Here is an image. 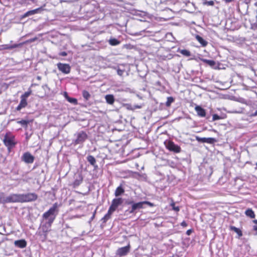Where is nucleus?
<instances>
[{
	"instance_id": "1",
	"label": "nucleus",
	"mask_w": 257,
	"mask_h": 257,
	"mask_svg": "<svg viewBox=\"0 0 257 257\" xmlns=\"http://www.w3.org/2000/svg\"><path fill=\"white\" fill-rule=\"evenodd\" d=\"M58 205L54 203L53 206L42 215L43 219L47 220L46 224L50 227L56 218L58 214Z\"/></svg>"
},
{
	"instance_id": "2",
	"label": "nucleus",
	"mask_w": 257,
	"mask_h": 257,
	"mask_svg": "<svg viewBox=\"0 0 257 257\" xmlns=\"http://www.w3.org/2000/svg\"><path fill=\"white\" fill-rule=\"evenodd\" d=\"M146 204L151 207L154 206V204L152 203L147 201L134 203L132 204L131 208L127 210L126 212H128L129 213H136L138 210L144 208L145 207L144 205Z\"/></svg>"
},
{
	"instance_id": "3",
	"label": "nucleus",
	"mask_w": 257,
	"mask_h": 257,
	"mask_svg": "<svg viewBox=\"0 0 257 257\" xmlns=\"http://www.w3.org/2000/svg\"><path fill=\"white\" fill-rule=\"evenodd\" d=\"M76 139L73 140V144L75 145H82L87 139L88 136L84 131H80L75 134Z\"/></svg>"
},
{
	"instance_id": "4",
	"label": "nucleus",
	"mask_w": 257,
	"mask_h": 257,
	"mask_svg": "<svg viewBox=\"0 0 257 257\" xmlns=\"http://www.w3.org/2000/svg\"><path fill=\"white\" fill-rule=\"evenodd\" d=\"M3 142L5 145L8 147L9 151H10L11 148L15 147L16 144L14 141V137L10 133L6 134Z\"/></svg>"
},
{
	"instance_id": "5",
	"label": "nucleus",
	"mask_w": 257,
	"mask_h": 257,
	"mask_svg": "<svg viewBox=\"0 0 257 257\" xmlns=\"http://www.w3.org/2000/svg\"><path fill=\"white\" fill-rule=\"evenodd\" d=\"M21 203L35 201L38 199V195L35 193L20 194Z\"/></svg>"
},
{
	"instance_id": "6",
	"label": "nucleus",
	"mask_w": 257,
	"mask_h": 257,
	"mask_svg": "<svg viewBox=\"0 0 257 257\" xmlns=\"http://www.w3.org/2000/svg\"><path fill=\"white\" fill-rule=\"evenodd\" d=\"M21 160L26 164H32L34 161L35 157L30 152H27L23 154Z\"/></svg>"
},
{
	"instance_id": "7",
	"label": "nucleus",
	"mask_w": 257,
	"mask_h": 257,
	"mask_svg": "<svg viewBox=\"0 0 257 257\" xmlns=\"http://www.w3.org/2000/svg\"><path fill=\"white\" fill-rule=\"evenodd\" d=\"M58 69L64 74H69L70 72L71 67L68 64L58 63L57 64Z\"/></svg>"
},
{
	"instance_id": "8",
	"label": "nucleus",
	"mask_w": 257,
	"mask_h": 257,
	"mask_svg": "<svg viewBox=\"0 0 257 257\" xmlns=\"http://www.w3.org/2000/svg\"><path fill=\"white\" fill-rule=\"evenodd\" d=\"M20 202V194H12L9 196L6 197V203Z\"/></svg>"
},
{
	"instance_id": "9",
	"label": "nucleus",
	"mask_w": 257,
	"mask_h": 257,
	"mask_svg": "<svg viewBox=\"0 0 257 257\" xmlns=\"http://www.w3.org/2000/svg\"><path fill=\"white\" fill-rule=\"evenodd\" d=\"M44 10L43 7H40L35 10H31L25 13L23 16L22 18H25L27 17L35 15L38 13H41Z\"/></svg>"
},
{
	"instance_id": "10",
	"label": "nucleus",
	"mask_w": 257,
	"mask_h": 257,
	"mask_svg": "<svg viewBox=\"0 0 257 257\" xmlns=\"http://www.w3.org/2000/svg\"><path fill=\"white\" fill-rule=\"evenodd\" d=\"M130 244H128L125 246L118 248L116 251V254L120 256L126 255L130 250Z\"/></svg>"
},
{
	"instance_id": "11",
	"label": "nucleus",
	"mask_w": 257,
	"mask_h": 257,
	"mask_svg": "<svg viewBox=\"0 0 257 257\" xmlns=\"http://www.w3.org/2000/svg\"><path fill=\"white\" fill-rule=\"evenodd\" d=\"M165 146L170 151L177 153V146L171 141H166L164 143Z\"/></svg>"
},
{
	"instance_id": "12",
	"label": "nucleus",
	"mask_w": 257,
	"mask_h": 257,
	"mask_svg": "<svg viewBox=\"0 0 257 257\" xmlns=\"http://www.w3.org/2000/svg\"><path fill=\"white\" fill-rule=\"evenodd\" d=\"M196 140L201 143H207L210 144H212L216 142V140L213 138H200L199 137H196Z\"/></svg>"
},
{
	"instance_id": "13",
	"label": "nucleus",
	"mask_w": 257,
	"mask_h": 257,
	"mask_svg": "<svg viewBox=\"0 0 257 257\" xmlns=\"http://www.w3.org/2000/svg\"><path fill=\"white\" fill-rule=\"evenodd\" d=\"M86 160L90 165L93 167L94 170L98 169V166L96 164L95 158L92 155H89L86 157Z\"/></svg>"
},
{
	"instance_id": "14",
	"label": "nucleus",
	"mask_w": 257,
	"mask_h": 257,
	"mask_svg": "<svg viewBox=\"0 0 257 257\" xmlns=\"http://www.w3.org/2000/svg\"><path fill=\"white\" fill-rule=\"evenodd\" d=\"M123 203V199L121 198H114L112 200L111 206L116 210L117 207Z\"/></svg>"
},
{
	"instance_id": "15",
	"label": "nucleus",
	"mask_w": 257,
	"mask_h": 257,
	"mask_svg": "<svg viewBox=\"0 0 257 257\" xmlns=\"http://www.w3.org/2000/svg\"><path fill=\"white\" fill-rule=\"evenodd\" d=\"M27 241L25 239H20L15 240L14 242V244L16 247H18L20 248H23L27 246Z\"/></svg>"
},
{
	"instance_id": "16",
	"label": "nucleus",
	"mask_w": 257,
	"mask_h": 257,
	"mask_svg": "<svg viewBox=\"0 0 257 257\" xmlns=\"http://www.w3.org/2000/svg\"><path fill=\"white\" fill-rule=\"evenodd\" d=\"M27 100L26 99L21 97V101L18 106L16 107L17 111H20L22 108H25L27 105Z\"/></svg>"
},
{
	"instance_id": "17",
	"label": "nucleus",
	"mask_w": 257,
	"mask_h": 257,
	"mask_svg": "<svg viewBox=\"0 0 257 257\" xmlns=\"http://www.w3.org/2000/svg\"><path fill=\"white\" fill-rule=\"evenodd\" d=\"M195 110H196L198 115L201 117H204L206 115L205 110L202 108L201 106L199 105H196L195 107Z\"/></svg>"
},
{
	"instance_id": "18",
	"label": "nucleus",
	"mask_w": 257,
	"mask_h": 257,
	"mask_svg": "<svg viewBox=\"0 0 257 257\" xmlns=\"http://www.w3.org/2000/svg\"><path fill=\"white\" fill-rule=\"evenodd\" d=\"M124 192V189L122 187V185H120L118 187H117L115 191L114 195L116 197L119 196L123 194Z\"/></svg>"
},
{
	"instance_id": "19",
	"label": "nucleus",
	"mask_w": 257,
	"mask_h": 257,
	"mask_svg": "<svg viewBox=\"0 0 257 257\" xmlns=\"http://www.w3.org/2000/svg\"><path fill=\"white\" fill-rule=\"evenodd\" d=\"M108 43L111 46H117L120 43V41L116 38L111 37L108 40Z\"/></svg>"
},
{
	"instance_id": "20",
	"label": "nucleus",
	"mask_w": 257,
	"mask_h": 257,
	"mask_svg": "<svg viewBox=\"0 0 257 257\" xmlns=\"http://www.w3.org/2000/svg\"><path fill=\"white\" fill-rule=\"evenodd\" d=\"M106 101L109 104H112L114 101V96L112 94H107L105 96Z\"/></svg>"
},
{
	"instance_id": "21",
	"label": "nucleus",
	"mask_w": 257,
	"mask_h": 257,
	"mask_svg": "<svg viewBox=\"0 0 257 257\" xmlns=\"http://www.w3.org/2000/svg\"><path fill=\"white\" fill-rule=\"evenodd\" d=\"M195 38L202 46L205 47L207 45V42L203 39L201 36L197 35L196 36Z\"/></svg>"
},
{
	"instance_id": "22",
	"label": "nucleus",
	"mask_w": 257,
	"mask_h": 257,
	"mask_svg": "<svg viewBox=\"0 0 257 257\" xmlns=\"http://www.w3.org/2000/svg\"><path fill=\"white\" fill-rule=\"evenodd\" d=\"M168 165L172 168L175 169L177 168V160L176 159H169L167 161Z\"/></svg>"
},
{
	"instance_id": "23",
	"label": "nucleus",
	"mask_w": 257,
	"mask_h": 257,
	"mask_svg": "<svg viewBox=\"0 0 257 257\" xmlns=\"http://www.w3.org/2000/svg\"><path fill=\"white\" fill-rule=\"evenodd\" d=\"M229 228H230V230L234 231L235 232H236L237 234V235H238L239 237L242 236V231L240 229H239L234 226H230Z\"/></svg>"
},
{
	"instance_id": "24",
	"label": "nucleus",
	"mask_w": 257,
	"mask_h": 257,
	"mask_svg": "<svg viewBox=\"0 0 257 257\" xmlns=\"http://www.w3.org/2000/svg\"><path fill=\"white\" fill-rule=\"evenodd\" d=\"M245 214L248 216L249 217L251 218H254L255 217V214L254 212L251 209L248 208L245 211Z\"/></svg>"
},
{
	"instance_id": "25",
	"label": "nucleus",
	"mask_w": 257,
	"mask_h": 257,
	"mask_svg": "<svg viewBox=\"0 0 257 257\" xmlns=\"http://www.w3.org/2000/svg\"><path fill=\"white\" fill-rule=\"evenodd\" d=\"M42 233H41V232L40 231L39 234L42 236V240H44L46 239L47 230L45 229V227L44 226H43L42 227Z\"/></svg>"
},
{
	"instance_id": "26",
	"label": "nucleus",
	"mask_w": 257,
	"mask_h": 257,
	"mask_svg": "<svg viewBox=\"0 0 257 257\" xmlns=\"http://www.w3.org/2000/svg\"><path fill=\"white\" fill-rule=\"evenodd\" d=\"M82 96L85 100H88L91 97L89 92L85 90L82 91Z\"/></svg>"
},
{
	"instance_id": "27",
	"label": "nucleus",
	"mask_w": 257,
	"mask_h": 257,
	"mask_svg": "<svg viewBox=\"0 0 257 257\" xmlns=\"http://www.w3.org/2000/svg\"><path fill=\"white\" fill-rule=\"evenodd\" d=\"M6 203V197L4 192H0V204Z\"/></svg>"
},
{
	"instance_id": "28",
	"label": "nucleus",
	"mask_w": 257,
	"mask_h": 257,
	"mask_svg": "<svg viewBox=\"0 0 257 257\" xmlns=\"http://www.w3.org/2000/svg\"><path fill=\"white\" fill-rule=\"evenodd\" d=\"M178 51H179L182 55L186 57H189L191 55L190 52L188 50H178Z\"/></svg>"
},
{
	"instance_id": "29",
	"label": "nucleus",
	"mask_w": 257,
	"mask_h": 257,
	"mask_svg": "<svg viewBox=\"0 0 257 257\" xmlns=\"http://www.w3.org/2000/svg\"><path fill=\"white\" fill-rule=\"evenodd\" d=\"M66 99L72 104L75 105L77 104V100L75 98L70 97L68 95H67Z\"/></svg>"
},
{
	"instance_id": "30",
	"label": "nucleus",
	"mask_w": 257,
	"mask_h": 257,
	"mask_svg": "<svg viewBox=\"0 0 257 257\" xmlns=\"http://www.w3.org/2000/svg\"><path fill=\"white\" fill-rule=\"evenodd\" d=\"M175 100L174 98L173 97H168L167 98V101L166 102V105L167 107H169L171 105V104L174 102Z\"/></svg>"
},
{
	"instance_id": "31",
	"label": "nucleus",
	"mask_w": 257,
	"mask_h": 257,
	"mask_svg": "<svg viewBox=\"0 0 257 257\" xmlns=\"http://www.w3.org/2000/svg\"><path fill=\"white\" fill-rule=\"evenodd\" d=\"M22 45H23V43L15 44L14 45H9L7 47V48L9 49H12L18 48V47H20Z\"/></svg>"
},
{
	"instance_id": "32",
	"label": "nucleus",
	"mask_w": 257,
	"mask_h": 257,
	"mask_svg": "<svg viewBox=\"0 0 257 257\" xmlns=\"http://www.w3.org/2000/svg\"><path fill=\"white\" fill-rule=\"evenodd\" d=\"M17 122L19 124H21L23 126L27 127L29 121L27 120L22 119V120L18 121Z\"/></svg>"
},
{
	"instance_id": "33",
	"label": "nucleus",
	"mask_w": 257,
	"mask_h": 257,
	"mask_svg": "<svg viewBox=\"0 0 257 257\" xmlns=\"http://www.w3.org/2000/svg\"><path fill=\"white\" fill-rule=\"evenodd\" d=\"M203 4L206 6H213L214 2L213 1H208L207 0H203Z\"/></svg>"
},
{
	"instance_id": "34",
	"label": "nucleus",
	"mask_w": 257,
	"mask_h": 257,
	"mask_svg": "<svg viewBox=\"0 0 257 257\" xmlns=\"http://www.w3.org/2000/svg\"><path fill=\"white\" fill-rule=\"evenodd\" d=\"M31 90L25 92L23 95H21V97L27 99V98L28 97L31 95Z\"/></svg>"
},
{
	"instance_id": "35",
	"label": "nucleus",
	"mask_w": 257,
	"mask_h": 257,
	"mask_svg": "<svg viewBox=\"0 0 257 257\" xmlns=\"http://www.w3.org/2000/svg\"><path fill=\"white\" fill-rule=\"evenodd\" d=\"M110 216L108 215V214H105L103 217L101 218V221L103 223H105L106 222V221L110 218Z\"/></svg>"
},
{
	"instance_id": "36",
	"label": "nucleus",
	"mask_w": 257,
	"mask_h": 257,
	"mask_svg": "<svg viewBox=\"0 0 257 257\" xmlns=\"http://www.w3.org/2000/svg\"><path fill=\"white\" fill-rule=\"evenodd\" d=\"M82 181V178L80 177V179H76L74 182V185L75 186H79Z\"/></svg>"
},
{
	"instance_id": "37",
	"label": "nucleus",
	"mask_w": 257,
	"mask_h": 257,
	"mask_svg": "<svg viewBox=\"0 0 257 257\" xmlns=\"http://www.w3.org/2000/svg\"><path fill=\"white\" fill-rule=\"evenodd\" d=\"M115 210V209H114L112 206H110L109 209L107 211V213L106 214H108L109 216L111 217V215L113 212H114Z\"/></svg>"
},
{
	"instance_id": "38",
	"label": "nucleus",
	"mask_w": 257,
	"mask_h": 257,
	"mask_svg": "<svg viewBox=\"0 0 257 257\" xmlns=\"http://www.w3.org/2000/svg\"><path fill=\"white\" fill-rule=\"evenodd\" d=\"M124 106L127 110L133 111V105L132 104L126 103L124 104Z\"/></svg>"
},
{
	"instance_id": "39",
	"label": "nucleus",
	"mask_w": 257,
	"mask_h": 257,
	"mask_svg": "<svg viewBox=\"0 0 257 257\" xmlns=\"http://www.w3.org/2000/svg\"><path fill=\"white\" fill-rule=\"evenodd\" d=\"M220 118H221V117L220 116H219L218 115H217V114H214L212 116V119L213 121L216 120H219Z\"/></svg>"
},
{
	"instance_id": "40",
	"label": "nucleus",
	"mask_w": 257,
	"mask_h": 257,
	"mask_svg": "<svg viewBox=\"0 0 257 257\" xmlns=\"http://www.w3.org/2000/svg\"><path fill=\"white\" fill-rule=\"evenodd\" d=\"M204 61H205L207 64H208L210 66H213L215 64V62L213 60H205Z\"/></svg>"
},
{
	"instance_id": "41",
	"label": "nucleus",
	"mask_w": 257,
	"mask_h": 257,
	"mask_svg": "<svg viewBox=\"0 0 257 257\" xmlns=\"http://www.w3.org/2000/svg\"><path fill=\"white\" fill-rule=\"evenodd\" d=\"M253 222L255 224L253 226V230L256 231L255 235H257V220H253Z\"/></svg>"
},
{
	"instance_id": "42",
	"label": "nucleus",
	"mask_w": 257,
	"mask_h": 257,
	"mask_svg": "<svg viewBox=\"0 0 257 257\" xmlns=\"http://www.w3.org/2000/svg\"><path fill=\"white\" fill-rule=\"evenodd\" d=\"M142 107V105L137 104V105H133V111L135 110L136 109H140Z\"/></svg>"
},
{
	"instance_id": "43",
	"label": "nucleus",
	"mask_w": 257,
	"mask_h": 257,
	"mask_svg": "<svg viewBox=\"0 0 257 257\" xmlns=\"http://www.w3.org/2000/svg\"><path fill=\"white\" fill-rule=\"evenodd\" d=\"M123 72H124L123 70H121L120 69H118L117 70V73L119 76H122L123 74Z\"/></svg>"
},
{
	"instance_id": "44",
	"label": "nucleus",
	"mask_w": 257,
	"mask_h": 257,
	"mask_svg": "<svg viewBox=\"0 0 257 257\" xmlns=\"http://www.w3.org/2000/svg\"><path fill=\"white\" fill-rule=\"evenodd\" d=\"M192 232H193V229H188L186 231V233L187 235H190L192 233Z\"/></svg>"
},
{
	"instance_id": "45",
	"label": "nucleus",
	"mask_w": 257,
	"mask_h": 257,
	"mask_svg": "<svg viewBox=\"0 0 257 257\" xmlns=\"http://www.w3.org/2000/svg\"><path fill=\"white\" fill-rule=\"evenodd\" d=\"M181 226H182L183 227H186V226H187V223H186V221H183L181 223Z\"/></svg>"
},
{
	"instance_id": "46",
	"label": "nucleus",
	"mask_w": 257,
	"mask_h": 257,
	"mask_svg": "<svg viewBox=\"0 0 257 257\" xmlns=\"http://www.w3.org/2000/svg\"><path fill=\"white\" fill-rule=\"evenodd\" d=\"M67 53L66 52H61L60 53V55L62 56H67Z\"/></svg>"
},
{
	"instance_id": "47",
	"label": "nucleus",
	"mask_w": 257,
	"mask_h": 257,
	"mask_svg": "<svg viewBox=\"0 0 257 257\" xmlns=\"http://www.w3.org/2000/svg\"><path fill=\"white\" fill-rule=\"evenodd\" d=\"M36 40H37V37H35L34 38H32V39H30V40H29L28 42H33L35 41Z\"/></svg>"
},
{
	"instance_id": "48",
	"label": "nucleus",
	"mask_w": 257,
	"mask_h": 257,
	"mask_svg": "<svg viewBox=\"0 0 257 257\" xmlns=\"http://www.w3.org/2000/svg\"><path fill=\"white\" fill-rule=\"evenodd\" d=\"M134 203V201H126L125 202V203H126V204H128V205H132V204H133Z\"/></svg>"
},
{
	"instance_id": "49",
	"label": "nucleus",
	"mask_w": 257,
	"mask_h": 257,
	"mask_svg": "<svg viewBox=\"0 0 257 257\" xmlns=\"http://www.w3.org/2000/svg\"><path fill=\"white\" fill-rule=\"evenodd\" d=\"M171 205L173 207V210L177 211V207L175 206V203L173 202L171 204Z\"/></svg>"
},
{
	"instance_id": "50",
	"label": "nucleus",
	"mask_w": 257,
	"mask_h": 257,
	"mask_svg": "<svg viewBox=\"0 0 257 257\" xmlns=\"http://www.w3.org/2000/svg\"><path fill=\"white\" fill-rule=\"evenodd\" d=\"M95 213H96V210L94 211V212L93 213L92 216H91V217L90 218L91 221L94 218Z\"/></svg>"
},
{
	"instance_id": "51",
	"label": "nucleus",
	"mask_w": 257,
	"mask_h": 257,
	"mask_svg": "<svg viewBox=\"0 0 257 257\" xmlns=\"http://www.w3.org/2000/svg\"><path fill=\"white\" fill-rule=\"evenodd\" d=\"M42 87H43V88L44 89H45V88H48V89H49V87H48V85H47V84H45V85H43Z\"/></svg>"
},
{
	"instance_id": "52",
	"label": "nucleus",
	"mask_w": 257,
	"mask_h": 257,
	"mask_svg": "<svg viewBox=\"0 0 257 257\" xmlns=\"http://www.w3.org/2000/svg\"><path fill=\"white\" fill-rule=\"evenodd\" d=\"M167 37L168 38H169V37H172V33H168L167 34Z\"/></svg>"
},
{
	"instance_id": "53",
	"label": "nucleus",
	"mask_w": 257,
	"mask_h": 257,
	"mask_svg": "<svg viewBox=\"0 0 257 257\" xmlns=\"http://www.w3.org/2000/svg\"><path fill=\"white\" fill-rule=\"evenodd\" d=\"M223 1L226 3H230V2L234 1V0H223Z\"/></svg>"
},
{
	"instance_id": "54",
	"label": "nucleus",
	"mask_w": 257,
	"mask_h": 257,
	"mask_svg": "<svg viewBox=\"0 0 257 257\" xmlns=\"http://www.w3.org/2000/svg\"><path fill=\"white\" fill-rule=\"evenodd\" d=\"M37 79L38 80H41V76H38L37 77Z\"/></svg>"
},
{
	"instance_id": "55",
	"label": "nucleus",
	"mask_w": 257,
	"mask_h": 257,
	"mask_svg": "<svg viewBox=\"0 0 257 257\" xmlns=\"http://www.w3.org/2000/svg\"><path fill=\"white\" fill-rule=\"evenodd\" d=\"M67 95H68L67 93L66 92H65L64 93V96H65V97L66 98V97H67Z\"/></svg>"
},
{
	"instance_id": "56",
	"label": "nucleus",
	"mask_w": 257,
	"mask_h": 257,
	"mask_svg": "<svg viewBox=\"0 0 257 257\" xmlns=\"http://www.w3.org/2000/svg\"><path fill=\"white\" fill-rule=\"evenodd\" d=\"M177 150H178V153H179L180 151L181 148L179 146H178Z\"/></svg>"
},
{
	"instance_id": "57",
	"label": "nucleus",
	"mask_w": 257,
	"mask_h": 257,
	"mask_svg": "<svg viewBox=\"0 0 257 257\" xmlns=\"http://www.w3.org/2000/svg\"><path fill=\"white\" fill-rule=\"evenodd\" d=\"M157 83L158 84L160 85V82H157Z\"/></svg>"
},
{
	"instance_id": "58",
	"label": "nucleus",
	"mask_w": 257,
	"mask_h": 257,
	"mask_svg": "<svg viewBox=\"0 0 257 257\" xmlns=\"http://www.w3.org/2000/svg\"><path fill=\"white\" fill-rule=\"evenodd\" d=\"M170 38H171V37H169V41H171V40L170 39Z\"/></svg>"
},
{
	"instance_id": "59",
	"label": "nucleus",
	"mask_w": 257,
	"mask_h": 257,
	"mask_svg": "<svg viewBox=\"0 0 257 257\" xmlns=\"http://www.w3.org/2000/svg\"><path fill=\"white\" fill-rule=\"evenodd\" d=\"M170 38H171V37H169V41H171V40L170 39Z\"/></svg>"
},
{
	"instance_id": "60",
	"label": "nucleus",
	"mask_w": 257,
	"mask_h": 257,
	"mask_svg": "<svg viewBox=\"0 0 257 257\" xmlns=\"http://www.w3.org/2000/svg\"><path fill=\"white\" fill-rule=\"evenodd\" d=\"M170 38H171V37H169V41H171V40L170 39Z\"/></svg>"
},
{
	"instance_id": "61",
	"label": "nucleus",
	"mask_w": 257,
	"mask_h": 257,
	"mask_svg": "<svg viewBox=\"0 0 257 257\" xmlns=\"http://www.w3.org/2000/svg\"><path fill=\"white\" fill-rule=\"evenodd\" d=\"M177 210H178V211L179 210V209L178 207Z\"/></svg>"
}]
</instances>
